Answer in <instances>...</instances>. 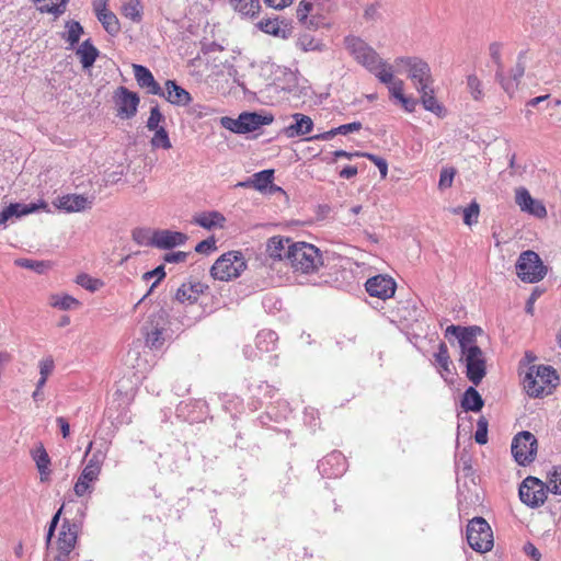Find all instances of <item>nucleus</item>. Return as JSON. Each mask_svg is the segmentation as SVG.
I'll return each mask as SVG.
<instances>
[{
    "mask_svg": "<svg viewBox=\"0 0 561 561\" xmlns=\"http://www.w3.org/2000/svg\"><path fill=\"white\" fill-rule=\"evenodd\" d=\"M257 27L266 33L274 36L287 37V30L280 26L278 19H265L257 23Z\"/></svg>",
    "mask_w": 561,
    "mask_h": 561,
    "instance_id": "obj_38",
    "label": "nucleus"
},
{
    "mask_svg": "<svg viewBox=\"0 0 561 561\" xmlns=\"http://www.w3.org/2000/svg\"><path fill=\"white\" fill-rule=\"evenodd\" d=\"M394 71L392 70V73ZM388 85L390 95L394 98L397 101H399L403 95V88L404 82L400 79H394V76L392 75V81L389 83H386Z\"/></svg>",
    "mask_w": 561,
    "mask_h": 561,
    "instance_id": "obj_57",
    "label": "nucleus"
},
{
    "mask_svg": "<svg viewBox=\"0 0 561 561\" xmlns=\"http://www.w3.org/2000/svg\"><path fill=\"white\" fill-rule=\"evenodd\" d=\"M99 49L92 44L90 39L84 41L76 50L83 69H89L93 66L99 57Z\"/></svg>",
    "mask_w": 561,
    "mask_h": 561,
    "instance_id": "obj_28",
    "label": "nucleus"
},
{
    "mask_svg": "<svg viewBox=\"0 0 561 561\" xmlns=\"http://www.w3.org/2000/svg\"><path fill=\"white\" fill-rule=\"evenodd\" d=\"M55 367L54 359L51 356L45 357L39 362V374L43 377H47L53 373Z\"/></svg>",
    "mask_w": 561,
    "mask_h": 561,
    "instance_id": "obj_63",
    "label": "nucleus"
},
{
    "mask_svg": "<svg viewBox=\"0 0 561 561\" xmlns=\"http://www.w3.org/2000/svg\"><path fill=\"white\" fill-rule=\"evenodd\" d=\"M488 420L484 416L478 420L474 439L479 445H484L488 442Z\"/></svg>",
    "mask_w": 561,
    "mask_h": 561,
    "instance_id": "obj_50",
    "label": "nucleus"
},
{
    "mask_svg": "<svg viewBox=\"0 0 561 561\" xmlns=\"http://www.w3.org/2000/svg\"><path fill=\"white\" fill-rule=\"evenodd\" d=\"M32 457L36 463V468L41 474V480L46 481L50 474V458L43 445H39L33 453Z\"/></svg>",
    "mask_w": 561,
    "mask_h": 561,
    "instance_id": "obj_32",
    "label": "nucleus"
},
{
    "mask_svg": "<svg viewBox=\"0 0 561 561\" xmlns=\"http://www.w3.org/2000/svg\"><path fill=\"white\" fill-rule=\"evenodd\" d=\"M273 178V170H263L253 175L252 185L254 188L263 191L272 183Z\"/></svg>",
    "mask_w": 561,
    "mask_h": 561,
    "instance_id": "obj_45",
    "label": "nucleus"
},
{
    "mask_svg": "<svg viewBox=\"0 0 561 561\" xmlns=\"http://www.w3.org/2000/svg\"><path fill=\"white\" fill-rule=\"evenodd\" d=\"M79 305H80V302L76 298H73L72 296H69V295H64L62 297L57 298L53 302L54 307H57L61 310H70V309L78 307Z\"/></svg>",
    "mask_w": 561,
    "mask_h": 561,
    "instance_id": "obj_55",
    "label": "nucleus"
},
{
    "mask_svg": "<svg viewBox=\"0 0 561 561\" xmlns=\"http://www.w3.org/2000/svg\"><path fill=\"white\" fill-rule=\"evenodd\" d=\"M194 290V287H188V285L183 284L178 288L175 293V299L180 302H190L193 304L196 301V295H193L191 291Z\"/></svg>",
    "mask_w": 561,
    "mask_h": 561,
    "instance_id": "obj_51",
    "label": "nucleus"
},
{
    "mask_svg": "<svg viewBox=\"0 0 561 561\" xmlns=\"http://www.w3.org/2000/svg\"><path fill=\"white\" fill-rule=\"evenodd\" d=\"M357 62L375 75L381 83L392 81V66L385 61L374 48L364 54Z\"/></svg>",
    "mask_w": 561,
    "mask_h": 561,
    "instance_id": "obj_12",
    "label": "nucleus"
},
{
    "mask_svg": "<svg viewBox=\"0 0 561 561\" xmlns=\"http://www.w3.org/2000/svg\"><path fill=\"white\" fill-rule=\"evenodd\" d=\"M297 47L304 51H316V50H322V44L317 41L313 36L310 34H301L296 43Z\"/></svg>",
    "mask_w": 561,
    "mask_h": 561,
    "instance_id": "obj_44",
    "label": "nucleus"
},
{
    "mask_svg": "<svg viewBox=\"0 0 561 561\" xmlns=\"http://www.w3.org/2000/svg\"><path fill=\"white\" fill-rule=\"evenodd\" d=\"M186 240L187 236L179 231L156 230L151 233L148 243L150 247L167 250L182 245L186 242Z\"/></svg>",
    "mask_w": 561,
    "mask_h": 561,
    "instance_id": "obj_17",
    "label": "nucleus"
},
{
    "mask_svg": "<svg viewBox=\"0 0 561 561\" xmlns=\"http://www.w3.org/2000/svg\"><path fill=\"white\" fill-rule=\"evenodd\" d=\"M286 260L296 272L309 274L322 265V255L317 247L307 242H294L288 247Z\"/></svg>",
    "mask_w": 561,
    "mask_h": 561,
    "instance_id": "obj_2",
    "label": "nucleus"
},
{
    "mask_svg": "<svg viewBox=\"0 0 561 561\" xmlns=\"http://www.w3.org/2000/svg\"><path fill=\"white\" fill-rule=\"evenodd\" d=\"M122 14L133 22L139 23L142 19V5L140 1L128 0L122 7Z\"/></svg>",
    "mask_w": 561,
    "mask_h": 561,
    "instance_id": "obj_40",
    "label": "nucleus"
},
{
    "mask_svg": "<svg viewBox=\"0 0 561 561\" xmlns=\"http://www.w3.org/2000/svg\"><path fill=\"white\" fill-rule=\"evenodd\" d=\"M277 342V334L271 330H263L257 333L255 343L262 352L273 351Z\"/></svg>",
    "mask_w": 561,
    "mask_h": 561,
    "instance_id": "obj_37",
    "label": "nucleus"
},
{
    "mask_svg": "<svg viewBox=\"0 0 561 561\" xmlns=\"http://www.w3.org/2000/svg\"><path fill=\"white\" fill-rule=\"evenodd\" d=\"M520 501L529 507H539L547 499L546 484L535 477H527L518 490Z\"/></svg>",
    "mask_w": 561,
    "mask_h": 561,
    "instance_id": "obj_10",
    "label": "nucleus"
},
{
    "mask_svg": "<svg viewBox=\"0 0 561 561\" xmlns=\"http://www.w3.org/2000/svg\"><path fill=\"white\" fill-rule=\"evenodd\" d=\"M245 267L243 254L239 251H230L216 260L210 268V275L215 279L229 282L239 277Z\"/></svg>",
    "mask_w": 561,
    "mask_h": 561,
    "instance_id": "obj_6",
    "label": "nucleus"
},
{
    "mask_svg": "<svg viewBox=\"0 0 561 561\" xmlns=\"http://www.w3.org/2000/svg\"><path fill=\"white\" fill-rule=\"evenodd\" d=\"M154 135L151 138V146L154 148H163V149H170L172 147V144L170 141L168 131L164 127H160L159 129L154 130Z\"/></svg>",
    "mask_w": 561,
    "mask_h": 561,
    "instance_id": "obj_47",
    "label": "nucleus"
},
{
    "mask_svg": "<svg viewBox=\"0 0 561 561\" xmlns=\"http://www.w3.org/2000/svg\"><path fill=\"white\" fill-rule=\"evenodd\" d=\"M362 129V123L353 122L348 124L341 125L336 127V131L339 135H347L350 133L358 131Z\"/></svg>",
    "mask_w": 561,
    "mask_h": 561,
    "instance_id": "obj_64",
    "label": "nucleus"
},
{
    "mask_svg": "<svg viewBox=\"0 0 561 561\" xmlns=\"http://www.w3.org/2000/svg\"><path fill=\"white\" fill-rule=\"evenodd\" d=\"M220 122L225 128L233 133L241 134V114L236 119L225 116Z\"/></svg>",
    "mask_w": 561,
    "mask_h": 561,
    "instance_id": "obj_61",
    "label": "nucleus"
},
{
    "mask_svg": "<svg viewBox=\"0 0 561 561\" xmlns=\"http://www.w3.org/2000/svg\"><path fill=\"white\" fill-rule=\"evenodd\" d=\"M168 323V313L162 308H154L148 313L142 325L147 346L156 350L162 347L165 341Z\"/></svg>",
    "mask_w": 561,
    "mask_h": 561,
    "instance_id": "obj_5",
    "label": "nucleus"
},
{
    "mask_svg": "<svg viewBox=\"0 0 561 561\" xmlns=\"http://www.w3.org/2000/svg\"><path fill=\"white\" fill-rule=\"evenodd\" d=\"M104 459L105 454L102 450H96L93 453L85 467L90 470H94L98 471V473H101Z\"/></svg>",
    "mask_w": 561,
    "mask_h": 561,
    "instance_id": "obj_58",
    "label": "nucleus"
},
{
    "mask_svg": "<svg viewBox=\"0 0 561 561\" xmlns=\"http://www.w3.org/2000/svg\"><path fill=\"white\" fill-rule=\"evenodd\" d=\"M469 546L478 552H486L493 547V534L490 525L482 517L472 518L466 530Z\"/></svg>",
    "mask_w": 561,
    "mask_h": 561,
    "instance_id": "obj_8",
    "label": "nucleus"
},
{
    "mask_svg": "<svg viewBox=\"0 0 561 561\" xmlns=\"http://www.w3.org/2000/svg\"><path fill=\"white\" fill-rule=\"evenodd\" d=\"M38 206L36 204H21L13 203L3 208L0 211V226L5 227L8 221L13 218H20L22 216L34 213Z\"/></svg>",
    "mask_w": 561,
    "mask_h": 561,
    "instance_id": "obj_22",
    "label": "nucleus"
},
{
    "mask_svg": "<svg viewBox=\"0 0 561 561\" xmlns=\"http://www.w3.org/2000/svg\"><path fill=\"white\" fill-rule=\"evenodd\" d=\"M230 4L237 12L249 18L257 15L261 9L260 0H230Z\"/></svg>",
    "mask_w": 561,
    "mask_h": 561,
    "instance_id": "obj_34",
    "label": "nucleus"
},
{
    "mask_svg": "<svg viewBox=\"0 0 561 561\" xmlns=\"http://www.w3.org/2000/svg\"><path fill=\"white\" fill-rule=\"evenodd\" d=\"M421 94V101L426 111L439 114L443 111L442 105L437 102L432 85L424 90H417Z\"/></svg>",
    "mask_w": 561,
    "mask_h": 561,
    "instance_id": "obj_39",
    "label": "nucleus"
},
{
    "mask_svg": "<svg viewBox=\"0 0 561 561\" xmlns=\"http://www.w3.org/2000/svg\"><path fill=\"white\" fill-rule=\"evenodd\" d=\"M66 26H67L66 41L69 42L70 46L72 47L75 44H77L79 42L80 36L83 33V27L77 21H70L67 23Z\"/></svg>",
    "mask_w": 561,
    "mask_h": 561,
    "instance_id": "obj_49",
    "label": "nucleus"
},
{
    "mask_svg": "<svg viewBox=\"0 0 561 561\" xmlns=\"http://www.w3.org/2000/svg\"><path fill=\"white\" fill-rule=\"evenodd\" d=\"M216 250V240L214 237H209L195 247V251L202 254H209Z\"/></svg>",
    "mask_w": 561,
    "mask_h": 561,
    "instance_id": "obj_59",
    "label": "nucleus"
},
{
    "mask_svg": "<svg viewBox=\"0 0 561 561\" xmlns=\"http://www.w3.org/2000/svg\"><path fill=\"white\" fill-rule=\"evenodd\" d=\"M134 76L136 78L137 83L148 90V93L159 95L163 94V90L159 85V83L154 80L151 71L141 65H133Z\"/></svg>",
    "mask_w": 561,
    "mask_h": 561,
    "instance_id": "obj_21",
    "label": "nucleus"
},
{
    "mask_svg": "<svg viewBox=\"0 0 561 561\" xmlns=\"http://www.w3.org/2000/svg\"><path fill=\"white\" fill-rule=\"evenodd\" d=\"M344 45L356 61H358L364 54L373 49L365 41L354 35L346 36L344 38Z\"/></svg>",
    "mask_w": 561,
    "mask_h": 561,
    "instance_id": "obj_30",
    "label": "nucleus"
},
{
    "mask_svg": "<svg viewBox=\"0 0 561 561\" xmlns=\"http://www.w3.org/2000/svg\"><path fill=\"white\" fill-rule=\"evenodd\" d=\"M525 58H526V51H520L517 56L516 65L510 71V78H507V79L513 82L514 91L516 90L520 79L523 78V76L525 73V69H526Z\"/></svg>",
    "mask_w": 561,
    "mask_h": 561,
    "instance_id": "obj_42",
    "label": "nucleus"
},
{
    "mask_svg": "<svg viewBox=\"0 0 561 561\" xmlns=\"http://www.w3.org/2000/svg\"><path fill=\"white\" fill-rule=\"evenodd\" d=\"M159 96L176 106H186L191 103L192 96L188 91L180 87L174 80H167L165 90Z\"/></svg>",
    "mask_w": 561,
    "mask_h": 561,
    "instance_id": "obj_19",
    "label": "nucleus"
},
{
    "mask_svg": "<svg viewBox=\"0 0 561 561\" xmlns=\"http://www.w3.org/2000/svg\"><path fill=\"white\" fill-rule=\"evenodd\" d=\"M165 276V272H164V266L163 265H160L158 267H156L154 270L152 271H149V272H146L142 276V278L145 280H149L153 277L157 278V280L151 285L149 291L135 305V308H137L144 300L145 298L152 291V289L157 286V284Z\"/></svg>",
    "mask_w": 561,
    "mask_h": 561,
    "instance_id": "obj_48",
    "label": "nucleus"
},
{
    "mask_svg": "<svg viewBox=\"0 0 561 561\" xmlns=\"http://www.w3.org/2000/svg\"><path fill=\"white\" fill-rule=\"evenodd\" d=\"M362 157L367 158L368 160H370L378 168L382 179H385L387 176V174H388V163H387V161L383 158H381L379 156H376L374 153H369V152H363Z\"/></svg>",
    "mask_w": 561,
    "mask_h": 561,
    "instance_id": "obj_53",
    "label": "nucleus"
},
{
    "mask_svg": "<svg viewBox=\"0 0 561 561\" xmlns=\"http://www.w3.org/2000/svg\"><path fill=\"white\" fill-rule=\"evenodd\" d=\"M552 493L554 494H561V470L554 471L550 479H549V485L547 486Z\"/></svg>",
    "mask_w": 561,
    "mask_h": 561,
    "instance_id": "obj_62",
    "label": "nucleus"
},
{
    "mask_svg": "<svg viewBox=\"0 0 561 561\" xmlns=\"http://www.w3.org/2000/svg\"><path fill=\"white\" fill-rule=\"evenodd\" d=\"M294 123L283 128V134L287 138L300 137L309 134L313 128L312 119L301 113L293 115Z\"/></svg>",
    "mask_w": 561,
    "mask_h": 561,
    "instance_id": "obj_20",
    "label": "nucleus"
},
{
    "mask_svg": "<svg viewBox=\"0 0 561 561\" xmlns=\"http://www.w3.org/2000/svg\"><path fill=\"white\" fill-rule=\"evenodd\" d=\"M115 103L117 106V116L121 118H131L136 115L139 96L125 87H119L115 92Z\"/></svg>",
    "mask_w": 561,
    "mask_h": 561,
    "instance_id": "obj_13",
    "label": "nucleus"
},
{
    "mask_svg": "<svg viewBox=\"0 0 561 561\" xmlns=\"http://www.w3.org/2000/svg\"><path fill=\"white\" fill-rule=\"evenodd\" d=\"M558 379L551 366H530L524 378V388L529 397L539 398L551 393L558 385Z\"/></svg>",
    "mask_w": 561,
    "mask_h": 561,
    "instance_id": "obj_3",
    "label": "nucleus"
},
{
    "mask_svg": "<svg viewBox=\"0 0 561 561\" xmlns=\"http://www.w3.org/2000/svg\"><path fill=\"white\" fill-rule=\"evenodd\" d=\"M434 357H435L436 364L440 368L442 376H444V373H446V374L451 373V370H450L451 360H450V356L448 353V347L444 342L439 343L438 350L434 354Z\"/></svg>",
    "mask_w": 561,
    "mask_h": 561,
    "instance_id": "obj_41",
    "label": "nucleus"
},
{
    "mask_svg": "<svg viewBox=\"0 0 561 561\" xmlns=\"http://www.w3.org/2000/svg\"><path fill=\"white\" fill-rule=\"evenodd\" d=\"M489 54L496 66L495 71V80L499 82V84L503 88V90L508 93H514V84L511 80L506 79L504 75V64L502 60V44L499 42H493L489 45Z\"/></svg>",
    "mask_w": 561,
    "mask_h": 561,
    "instance_id": "obj_18",
    "label": "nucleus"
},
{
    "mask_svg": "<svg viewBox=\"0 0 561 561\" xmlns=\"http://www.w3.org/2000/svg\"><path fill=\"white\" fill-rule=\"evenodd\" d=\"M394 66L399 72H408V77L416 90H424L433 84L428 62L417 56L398 57L394 59Z\"/></svg>",
    "mask_w": 561,
    "mask_h": 561,
    "instance_id": "obj_4",
    "label": "nucleus"
},
{
    "mask_svg": "<svg viewBox=\"0 0 561 561\" xmlns=\"http://www.w3.org/2000/svg\"><path fill=\"white\" fill-rule=\"evenodd\" d=\"M456 174V170L454 168H445L442 170L439 175L438 187L440 190L448 188L453 185V181Z\"/></svg>",
    "mask_w": 561,
    "mask_h": 561,
    "instance_id": "obj_56",
    "label": "nucleus"
},
{
    "mask_svg": "<svg viewBox=\"0 0 561 561\" xmlns=\"http://www.w3.org/2000/svg\"><path fill=\"white\" fill-rule=\"evenodd\" d=\"M214 110L207 105L194 104L188 108V113L194 115L196 118H203L211 115Z\"/></svg>",
    "mask_w": 561,
    "mask_h": 561,
    "instance_id": "obj_60",
    "label": "nucleus"
},
{
    "mask_svg": "<svg viewBox=\"0 0 561 561\" xmlns=\"http://www.w3.org/2000/svg\"><path fill=\"white\" fill-rule=\"evenodd\" d=\"M98 20L101 22L104 30L112 36L117 35L121 31V25L117 16L108 10H101L98 14Z\"/></svg>",
    "mask_w": 561,
    "mask_h": 561,
    "instance_id": "obj_35",
    "label": "nucleus"
},
{
    "mask_svg": "<svg viewBox=\"0 0 561 561\" xmlns=\"http://www.w3.org/2000/svg\"><path fill=\"white\" fill-rule=\"evenodd\" d=\"M396 282L387 275H376L366 280L365 288L367 293L380 299H388L394 295Z\"/></svg>",
    "mask_w": 561,
    "mask_h": 561,
    "instance_id": "obj_15",
    "label": "nucleus"
},
{
    "mask_svg": "<svg viewBox=\"0 0 561 561\" xmlns=\"http://www.w3.org/2000/svg\"><path fill=\"white\" fill-rule=\"evenodd\" d=\"M467 89L473 101L481 102L483 100V84L476 75L467 76Z\"/></svg>",
    "mask_w": 561,
    "mask_h": 561,
    "instance_id": "obj_43",
    "label": "nucleus"
},
{
    "mask_svg": "<svg viewBox=\"0 0 561 561\" xmlns=\"http://www.w3.org/2000/svg\"><path fill=\"white\" fill-rule=\"evenodd\" d=\"M482 329L477 325L463 327L462 333L459 336L458 343L461 350V355L470 353L471 348H480L477 345V336L482 334Z\"/></svg>",
    "mask_w": 561,
    "mask_h": 561,
    "instance_id": "obj_27",
    "label": "nucleus"
},
{
    "mask_svg": "<svg viewBox=\"0 0 561 561\" xmlns=\"http://www.w3.org/2000/svg\"><path fill=\"white\" fill-rule=\"evenodd\" d=\"M273 122L272 115H260L257 113H242L241 114V134H247L256 130L261 126L268 125Z\"/></svg>",
    "mask_w": 561,
    "mask_h": 561,
    "instance_id": "obj_25",
    "label": "nucleus"
},
{
    "mask_svg": "<svg viewBox=\"0 0 561 561\" xmlns=\"http://www.w3.org/2000/svg\"><path fill=\"white\" fill-rule=\"evenodd\" d=\"M14 264L19 267L34 271L37 274H44L53 266L49 261H36L25 257L16 259Z\"/></svg>",
    "mask_w": 561,
    "mask_h": 561,
    "instance_id": "obj_36",
    "label": "nucleus"
},
{
    "mask_svg": "<svg viewBox=\"0 0 561 561\" xmlns=\"http://www.w3.org/2000/svg\"><path fill=\"white\" fill-rule=\"evenodd\" d=\"M463 222L468 226H471L473 222H477L480 207L478 203L472 202L468 207H466L463 210Z\"/></svg>",
    "mask_w": 561,
    "mask_h": 561,
    "instance_id": "obj_52",
    "label": "nucleus"
},
{
    "mask_svg": "<svg viewBox=\"0 0 561 561\" xmlns=\"http://www.w3.org/2000/svg\"><path fill=\"white\" fill-rule=\"evenodd\" d=\"M163 121H164V116L160 112L159 106L156 105V106L151 107V110H150V115L147 121V128L149 130L159 129L160 128L159 124Z\"/></svg>",
    "mask_w": 561,
    "mask_h": 561,
    "instance_id": "obj_54",
    "label": "nucleus"
},
{
    "mask_svg": "<svg viewBox=\"0 0 561 561\" xmlns=\"http://www.w3.org/2000/svg\"><path fill=\"white\" fill-rule=\"evenodd\" d=\"M99 476L100 473H98V471L84 467L73 486L76 495L81 497L88 493L90 494L93 491V484L98 481Z\"/></svg>",
    "mask_w": 561,
    "mask_h": 561,
    "instance_id": "obj_24",
    "label": "nucleus"
},
{
    "mask_svg": "<svg viewBox=\"0 0 561 561\" xmlns=\"http://www.w3.org/2000/svg\"><path fill=\"white\" fill-rule=\"evenodd\" d=\"M77 542V526L75 524H70L69 522H65L61 525V529L58 536V548L60 554L68 556L71 550L75 548Z\"/></svg>",
    "mask_w": 561,
    "mask_h": 561,
    "instance_id": "obj_23",
    "label": "nucleus"
},
{
    "mask_svg": "<svg viewBox=\"0 0 561 561\" xmlns=\"http://www.w3.org/2000/svg\"><path fill=\"white\" fill-rule=\"evenodd\" d=\"M76 283L91 293L99 290L103 286L102 280L93 278L85 273L79 274Z\"/></svg>",
    "mask_w": 561,
    "mask_h": 561,
    "instance_id": "obj_46",
    "label": "nucleus"
},
{
    "mask_svg": "<svg viewBox=\"0 0 561 561\" xmlns=\"http://www.w3.org/2000/svg\"><path fill=\"white\" fill-rule=\"evenodd\" d=\"M515 202L524 213L540 219L547 216V209L542 202L533 198L528 190L525 187L516 188Z\"/></svg>",
    "mask_w": 561,
    "mask_h": 561,
    "instance_id": "obj_16",
    "label": "nucleus"
},
{
    "mask_svg": "<svg viewBox=\"0 0 561 561\" xmlns=\"http://www.w3.org/2000/svg\"><path fill=\"white\" fill-rule=\"evenodd\" d=\"M466 366V376L474 385L479 386L486 375V362L481 348H471L470 353L461 355Z\"/></svg>",
    "mask_w": 561,
    "mask_h": 561,
    "instance_id": "obj_11",
    "label": "nucleus"
},
{
    "mask_svg": "<svg viewBox=\"0 0 561 561\" xmlns=\"http://www.w3.org/2000/svg\"><path fill=\"white\" fill-rule=\"evenodd\" d=\"M332 0H301L297 7L296 18L308 30L328 26V15L334 10Z\"/></svg>",
    "mask_w": 561,
    "mask_h": 561,
    "instance_id": "obj_1",
    "label": "nucleus"
},
{
    "mask_svg": "<svg viewBox=\"0 0 561 561\" xmlns=\"http://www.w3.org/2000/svg\"><path fill=\"white\" fill-rule=\"evenodd\" d=\"M193 222L205 229H213L215 227H222L225 217L218 211L201 213L194 216Z\"/></svg>",
    "mask_w": 561,
    "mask_h": 561,
    "instance_id": "obj_33",
    "label": "nucleus"
},
{
    "mask_svg": "<svg viewBox=\"0 0 561 561\" xmlns=\"http://www.w3.org/2000/svg\"><path fill=\"white\" fill-rule=\"evenodd\" d=\"M289 245H291L290 239L275 236L268 239L266 252L272 259L283 260L286 259V252Z\"/></svg>",
    "mask_w": 561,
    "mask_h": 561,
    "instance_id": "obj_29",
    "label": "nucleus"
},
{
    "mask_svg": "<svg viewBox=\"0 0 561 561\" xmlns=\"http://www.w3.org/2000/svg\"><path fill=\"white\" fill-rule=\"evenodd\" d=\"M537 438L528 431L518 433L512 442V455L520 466H527L535 460L537 453Z\"/></svg>",
    "mask_w": 561,
    "mask_h": 561,
    "instance_id": "obj_9",
    "label": "nucleus"
},
{
    "mask_svg": "<svg viewBox=\"0 0 561 561\" xmlns=\"http://www.w3.org/2000/svg\"><path fill=\"white\" fill-rule=\"evenodd\" d=\"M484 405V401L478 390L469 387L462 396L461 407L465 411L479 412Z\"/></svg>",
    "mask_w": 561,
    "mask_h": 561,
    "instance_id": "obj_31",
    "label": "nucleus"
},
{
    "mask_svg": "<svg viewBox=\"0 0 561 561\" xmlns=\"http://www.w3.org/2000/svg\"><path fill=\"white\" fill-rule=\"evenodd\" d=\"M516 274L523 282L538 283L547 275V266L536 252L527 250L519 254Z\"/></svg>",
    "mask_w": 561,
    "mask_h": 561,
    "instance_id": "obj_7",
    "label": "nucleus"
},
{
    "mask_svg": "<svg viewBox=\"0 0 561 561\" xmlns=\"http://www.w3.org/2000/svg\"><path fill=\"white\" fill-rule=\"evenodd\" d=\"M318 470L324 478H337L346 471V459L341 451H332L318 462Z\"/></svg>",
    "mask_w": 561,
    "mask_h": 561,
    "instance_id": "obj_14",
    "label": "nucleus"
},
{
    "mask_svg": "<svg viewBox=\"0 0 561 561\" xmlns=\"http://www.w3.org/2000/svg\"><path fill=\"white\" fill-rule=\"evenodd\" d=\"M91 202L83 195L69 194L58 198L57 207L68 213L81 211L90 207Z\"/></svg>",
    "mask_w": 561,
    "mask_h": 561,
    "instance_id": "obj_26",
    "label": "nucleus"
}]
</instances>
